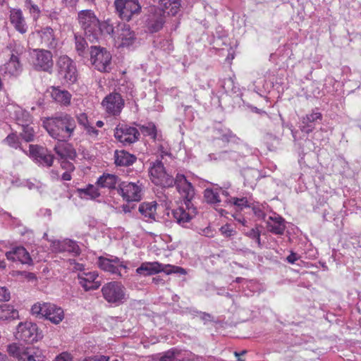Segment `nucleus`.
I'll return each mask as SVG.
<instances>
[{"label": "nucleus", "instance_id": "f257e3e1", "mask_svg": "<svg viewBox=\"0 0 361 361\" xmlns=\"http://www.w3.org/2000/svg\"><path fill=\"white\" fill-rule=\"evenodd\" d=\"M44 126L53 138L59 141H66L71 137L76 123L72 116L65 114L60 116L47 118L44 122Z\"/></svg>", "mask_w": 361, "mask_h": 361}, {"label": "nucleus", "instance_id": "f03ea898", "mask_svg": "<svg viewBox=\"0 0 361 361\" xmlns=\"http://www.w3.org/2000/svg\"><path fill=\"white\" fill-rule=\"evenodd\" d=\"M78 20L88 41L97 42L102 35V27L94 12L90 9L82 10L78 13Z\"/></svg>", "mask_w": 361, "mask_h": 361}, {"label": "nucleus", "instance_id": "7ed1b4c3", "mask_svg": "<svg viewBox=\"0 0 361 361\" xmlns=\"http://www.w3.org/2000/svg\"><path fill=\"white\" fill-rule=\"evenodd\" d=\"M90 60L94 67L100 72H110L111 70V54L104 47L91 45Z\"/></svg>", "mask_w": 361, "mask_h": 361}, {"label": "nucleus", "instance_id": "20e7f679", "mask_svg": "<svg viewBox=\"0 0 361 361\" xmlns=\"http://www.w3.org/2000/svg\"><path fill=\"white\" fill-rule=\"evenodd\" d=\"M56 70L59 77L65 82L72 85L77 81L78 71L74 61L68 56H61L56 61Z\"/></svg>", "mask_w": 361, "mask_h": 361}, {"label": "nucleus", "instance_id": "39448f33", "mask_svg": "<svg viewBox=\"0 0 361 361\" xmlns=\"http://www.w3.org/2000/svg\"><path fill=\"white\" fill-rule=\"evenodd\" d=\"M161 271L168 275L172 273L180 274H186V271L180 267L171 264H163L158 262L142 263L141 266L136 269V272L138 274H142L145 276L153 275Z\"/></svg>", "mask_w": 361, "mask_h": 361}, {"label": "nucleus", "instance_id": "423d86ee", "mask_svg": "<svg viewBox=\"0 0 361 361\" xmlns=\"http://www.w3.org/2000/svg\"><path fill=\"white\" fill-rule=\"evenodd\" d=\"M166 11L157 6H150L145 20V27L149 33L161 30L166 23Z\"/></svg>", "mask_w": 361, "mask_h": 361}, {"label": "nucleus", "instance_id": "0eeeda50", "mask_svg": "<svg viewBox=\"0 0 361 361\" xmlns=\"http://www.w3.org/2000/svg\"><path fill=\"white\" fill-rule=\"evenodd\" d=\"M149 173L151 180L155 185L162 188H171L173 176L166 173L161 160H156L150 164Z\"/></svg>", "mask_w": 361, "mask_h": 361}, {"label": "nucleus", "instance_id": "6e6552de", "mask_svg": "<svg viewBox=\"0 0 361 361\" xmlns=\"http://www.w3.org/2000/svg\"><path fill=\"white\" fill-rule=\"evenodd\" d=\"M15 336L19 341L32 343L41 339L42 334L36 324L26 322L18 325Z\"/></svg>", "mask_w": 361, "mask_h": 361}, {"label": "nucleus", "instance_id": "1a4fd4ad", "mask_svg": "<svg viewBox=\"0 0 361 361\" xmlns=\"http://www.w3.org/2000/svg\"><path fill=\"white\" fill-rule=\"evenodd\" d=\"M125 288L117 281L106 283L102 288L104 299L109 303L120 304L125 300Z\"/></svg>", "mask_w": 361, "mask_h": 361}, {"label": "nucleus", "instance_id": "9d476101", "mask_svg": "<svg viewBox=\"0 0 361 361\" xmlns=\"http://www.w3.org/2000/svg\"><path fill=\"white\" fill-rule=\"evenodd\" d=\"M114 6L120 18L126 21H129L133 14L140 13L141 11L137 0H115Z\"/></svg>", "mask_w": 361, "mask_h": 361}, {"label": "nucleus", "instance_id": "9b49d317", "mask_svg": "<svg viewBox=\"0 0 361 361\" xmlns=\"http://www.w3.org/2000/svg\"><path fill=\"white\" fill-rule=\"evenodd\" d=\"M35 56L33 59V67L36 71L51 73L53 69V55L46 49H35Z\"/></svg>", "mask_w": 361, "mask_h": 361}, {"label": "nucleus", "instance_id": "f8f14e48", "mask_svg": "<svg viewBox=\"0 0 361 361\" xmlns=\"http://www.w3.org/2000/svg\"><path fill=\"white\" fill-rule=\"evenodd\" d=\"M139 136L140 133L137 128L125 124L117 126L114 132V137L124 145L136 142Z\"/></svg>", "mask_w": 361, "mask_h": 361}, {"label": "nucleus", "instance_id": "ddd939ff", "mask_svg": "<svg viewBox=\"0 0 361 361\" xmlns=\"http://www.w3.org/2000/svg\"><path fill=\"white\" fill-rule=\"evenodd\" d=\"M29 148L30 155L36 162L47 167L52 166L54 157L47 149L37 145H30Z\"/></svg>", "mask_w": 361, "mask_h": 361}, {"label": "nucleus", "instance_id": "4468645a", "mask_svg": "<svg viewBox=\"0 0 361 361\" xmlns=\"http://www.w3.org/2000/svg\"><path fill=\"white\" fill-rule=\"evenodd\" d=\"M98 266L102 270L109 271L113 274H117L119 276H122L123 274L118 270L119 268L125 269V274H126V269H128L124 262L121 261L118 257H114V258L109 259L104 257H99L97 262Z\"/></svg>", "mask_w": 361, "mask_h": 361}, {"label": "nucleus", "instance_id": "2eb2a0df", "mask_svg": "<svg viewBox=\"0 0 361 361\" xmlns=\"http://www.w3.org/2000/svg\"><path fill=\"white\" fill-rule=\"evenodd\" d=\"M117 190L128 202H138L141 200V189L135 183L122 182L119 184Z\"/></svg>", "mask_w": 361, "mask_h": 361}, {"label": "nucleus", "instance_id": "dca6fc26", "mask_svg": "<svg viewBox=\"0 0 361 361\" xmlns=\"http://www.w3.org/2000/svg\"><path fill=\"white\" fill-rule=\"evenodd\" d=\"M102 105L105 107L106 112L109 114L118 115L120 114L124 105V101L120 94L114 92L104 98L102 102Z\"/></svg>", "mask_w": 361, "mask_h": 361}, {"label": "nucleus", "instance_id": "f3484780", "mask_svg": "<svg viewBox=\"0 0 361 361\" xmlns=\"http://www.w3.org/2000/svg\"><path fill=\"white\" fill-rule=\"evenodd\" d=\"M6 257L8 260L11 262L18 260L22 264H32V259L29 252L23 246L12 248L10 251L6 252Z\"/></svg>", "mask_w": 361, "mask_h": 361}, {"label": "nucleus", "instance_id": "a211bd4d", "mask_svg": "<svg viewBox=\"0 0 361 361\" xmlns=\"http://www.w3.org/2000/svg\"><path fill=\"white\" fill-rule=\"evenodd\" d=\"M2 70L5 74L10 75H18L23 70V66L20 61L19 56L12 54L8 62H6Z\"/></svg>", "mask_w": 361, "mask_h": 361}, {"label": "nucleus", "instance_id": "6ab92c4d", "mask_svg": "<svg viewBox=\"0 0 361 361\" xmlns=\"http://www.w3.org/2000/svg\"><path fill=\"white\" fill-rule=\"evenodd\" d=\"M41 37V43L43 46L49 49H54L57 45L54 37V30L51 27H46L38 32Z\"/></svg>", "mask_w": 361, "mask_h": 361}, {"label": "nucleus", "instance_id": "aec40b11", "mask_svg": "<svg viewBox=\"0 0 361 361\" xmlns=\"http://www.w3.org/2000/svg\"><path fill=\"white\" fill-rule=\"evenodd\" d=\"M115 164L121 166H129L133 164L137 160V157L132 154L125 151L116 150L114 154Z\"/></svg>", "mask_w": 361, "mask_h": 361}, {"label": "nucleus", "instance_id": "412c9836", "mask_svg": "<svg viewBox=\"0 0 361 361\" xmlns=\"http://www.w3.org/2000/svg\"><path fill=\"white\" fill-rule=\"evenodd\" d=\"M118 39H121V42L120 46L130 47L135 43L136 37L135 32L130 30L129 25H123L121 29V33L118 35Z\"/></svg>", "mask_w": 361, "mask_h": 361}, {"label": "nucleus", "instance_id": "4be33fe9", "mask_svg": "<svg viewBox=\"0 0 361 361\" xmlns=\"http://www.w3.org/2000/svg\"><path fill=\"white\" fill-rule=\"evenodd\" d=\"M322 116L319 112H312L302 118V126L300 127L302 132L307 134L310 133L314 128V122L317 120H322Z\"/></svg>", "mask_w": 361, "mask_h": 361}, {"label": "nucleus", "instance_id": "5701e85b", "mask_svg": "<svg viewBox=\"0 0 361 361\" xmlns=\"http://www.w3.org/2000/svg\"><path fill=\"white\" fill-rule=\"evenodd\" d=\"M19 319L18 311L13 305L3 304L0 305V321L10 322Z\"/></svg>", "mask_w": 361, "mask_h": 361}, {"label": "nucleus", "instance_id": "b1692460", "mask_svg": "<svg viewBox=\"0 0 361 361\" xmlns=\"http://www.w3.org/2000/svg\"><path fill=\"white\" fill-rule=\"evenodd\" d=\"M10 20L11 23L14 25L15 28L20 33L23 34L26 32L25 20L20 10H11L10 14Z\"/></svg>", "mask_w": 361, "mask_h": 361}, {"label": "nucleus", "instance_id": "393cba45", "mask_svg": "<svg viewBox=\"0 0 361 361\" xmlns=\"http://www.w3.org/2000/svg\"><path fill=\"white\" fill-rule=\"evenodd\" d=\"M118 180V177L116 175L104 173L98 178L97 184L101 188H107L112 190L116 189V185Z\"/></svg>", "mask_w": 361, "mask_h": 361}, {"label": "nucleus", "instance_id": "a878e982", "mask_svg": "<svg viewBox=\"0 0 361 361\" xmlns=\"http://www.w3.org/2000/svg\"><path fill=\"white\" fill-rule=\"evenodd\" d=\"M28 350V348H25L22 345H18L16 343H13L7 345V353L8 355L16 358L18 361H22Z\"/></svg>", "mask_w": 361, "mask_h": 361}, {"label": "nucleus", "instance_id": "bb28decb", "mask_svg": "<svg viewBox=\"0 0 361 361\" xmlns=\"http://www.w3.org/2000/svg\"><path fill=\"white\" fill-rule=\"evenodd\" d=\"M51 97L57 102L68 105L71 102V94L67 90H62L59 87H51Z\"/></svg>", "mask_w": 361, "mask_h": 361}, {"label": "nucleus", "instance_id": "cd10ccee", "mask_svg": "<svg viewBox=\"0 0 361 361\" xmlns=\"http://www.w3.org/2000/svg\"><path fill=\"white\" fill-rule=\"evenodd\" d=\"M176 188L179 193L183 195L185 205L187 207H189V204L195 195V190L192 185L188 181L185 184H183L181 186L179 185Z\"/></svg>", "mask_w": 361, "mask_h": 361}, {"label": "nucleus", "instance_id": "c85d7f7f", "mask_svg": "<svg viewBox=\"0 0 361 361\" xmlns=\"http://www.w3.org/2000/svg\"><path fill=\"white\" fill-rule=\"evenodd\" d=\"M269 219L273 221V223H267L269 231L277 235L283 234L286 229L284 219L281 216H278L274 219L270 217Z\"/></svg>", "mask_w": 361, "mask_h": 361}, {"label": "nucleus", "instance_id": "c756f323", "mask_svg": "<svg viewBox=\"0 0 361 361\" xmlns=\"http://www.w3.org/2000/svg\"><path fill=\"white\" fill-rule=\"evenodd\" d=\"M51 306L53 307L51 311H46L44 313V316L46 319L50 320L54 324H59L61 322L63 317V310L61 307H56L55 305L51 303Z\"/></svg>", "mask_w": 361, "mask_h": 361}, {"label": "nucleus", "instance_id": "7c9ffc66", "mask_svg": "<svg viewBox=\"0 0 361 361\" xmlns=\"http://www.w3.org/2000/svg\"><path fill=\"white\" fill-rule=\"evenodd\" d=\"M56 245H59V252H73L75 255H79L80 249L77 243L69 239H66L63 242L58 241Z\"/></svg>", "mask_w": 361, "mask_h": 361}, {"label": "nucleus", "instance_id": "2f4dec72", "mask_svg": "<svg viewBox=\"0 0 361 361\" xmlns=\"http://www.w3.org/2000/svg\"><path fill=\"white\" fill-rule=\"evenodd\" d=\"M173 216L179 224L189 222L191 219L190 215L182 207H178L172 211Z\"/></svg>", "mask_w": 361, "mask_h": 361}, {"label": "nucleus", "instance_id": "473e14b6", "mask_svg": "<svg viewBox=\"0 0 361 361\" xmlns=\"http://www.w3.org/2000/svg\"><path fill=\"white\" fill-rule=\"evenodd\" d=\"M156 204L152 203H142L139 207V212L145 217L155 219Z\"/></svg>", "mask_w": 361, "mask_h": 361}, {"label": "nucleus", "instance_id": "72a5a7b5", "mask_svg": "<svg viewBox=\"0 0 361 361\" xmlns=\"http://www.w3.org/2000/svg\"><path fill=\"white\" fill-rule=\"evenodd\" d=\"M77 120L78 123L84 127V128L87 130L88 134H94L96 136L98 135L99 131L89 124L87 116L86 114H80L77 116Z\"/></svg>", "mask_w": 361, "mask_h": 361}, {"label": "nucleus", "instance_id": "f704fd0d", "mask_svg": "<svg viewBox=\"0 0 361 361\" xmlns=\"http://www.w3.org/2000/svg\"><path fill=\"white\" fill-rule=\"evenodd\" d=\"M75 49L79 56H84L87 53V48L88 47L87 39L81 36H75Z\"/></svg>", "mask_w": 361, "mask_h": 361}, {"label": "nucleus", "instance_id": "c9c22d12", "mask_svg": "<svg viewBox=\"0 0 361 361\" xmlns=\"http://www.w3.org/2000/svg\"><path fill=\"white\" fill-rule=\"evenodd\" d=\"M51 308H53V307L51 306V303H37L32 305L31 312L32 314L40 316V317H44V313L47 310L49 312L51 310Z\"/></svg>", "mask_w": 361, "mask_h": 361}, {"label": "nucleus", "instance_id": "e433bc0d", "mask_svg": "<svg viewBox=\"0 0 361 361\" xmlns=\"http://www.w3.org/2000/svg\"><path fill=\"white\" fill-rule=\"evenodd\" d=\"M204 197L207 202L209 204H215L221 201L219 199V192L217 191V189H205L204 191Z\"/></svg>", "mask_w": 361, "mask_h": 361}, {"label": "nucleus", "instance_id": "4c0bfd02", "mask_svg": "<svg viewBox=\"0 0 361 361\" xmlns=\"http://www.w3.org/2000/svg\"><path fill=\"white\" fill-rule=\"evenodd\" d=\"M20 137L27 142L32 141L34 140L33 128L29 126H23Z\"/></svg>", "mask_w": 361, "mask_h": 361}, {"label": "nucleus", "instance_id": "58836bf2", "mask_svg": "<svg viewBox=\"0 0 361 361\" xmlns=\"http://www.w3.org/2000/svg\"><path fill=\"white\" fill-rule=\"evenodd\" d=\"M141 132L145 135L152 136L154 138L157 136V128L154 124L150 123L148 126H140Z\"/></svg>", "mask_w": 361, "mask_h": 361}, {"label": "nucleus", "instance_id": "ea45409f", "mask_svg": "<svg viewBox=\"0 0 361 361\" xmlns=\"http://www.w3.org/2000/svg\"><path fill=\"white\" fill-rule=\"evenodd\" d=\"M79 192L87 195L94 199L100 195L98 190L92 185H89L86 188L80 189Z\"/></svg>", "mask_w": 361, "mask_h": 361}, {"label": "nucleus", "instance_id": "a19ab883", "mask_svg": "<svg viewBox=\"0 0 361 361\" xmlns=\"http://www.w3.org/2000/svg\"><path fill=\"white\" fill-rule=\"evenodd\" d=\"M260 233L261 232L259 230V227L255 226V228H252L250 231L246 233V235L251 238L255 239L258 246L261 247L262 244L260 240Z\"/></svg>", "mask_w": 361, "mask_h": 361}, {"label": "nucleus", "instance_id": "79ce46f5", "mask_svg": "<svg viewBox=\"0 0 361 361\" xmlns=\"http://www.w3.org/2000/svg\"><path fill=\"white\" fill-rule=\"evenodd\" d=\"M178 354L176 350H170L164 353L159 359V361H177L176 359V355Z\"/></svg>", "mask_w": 361, "mask_h": 361}, {"label": "nucleus", "instance_id": "37998d69", "mask_svg": "<svg viewBox=\"0 0 361 361\" xmlns=\"http://www.w3.org/2000/svg\"><path fill=\"white\" fill-rule=\"evenodd\" d=\"M232 203L240 207L242 209L243 207H249L250 206L247 204V200L246 197L238 198L233 197L232 198Z\"/></svg>", "mask_w": 361, "mask_h": 361}, {"label": "nucleus", "instance_id": "c03bdc74", "mask_svg": "<svg viewBox=\"0 0 361 361\" xmlns=\"http://www.w3.org/2000/svg\"><path fill=\"white\" fill-rule=\"evenodd\" d=\"M188 180L186 179L185 175L178 173L175 178H173V182L171 184V187L176 185V188L179 185H182L183 184H185Z\"/></svg>", "mask_w": 361, "mask_h": 361}, {"label": "nucleus", "instance_id": "a18cd8bd", "mask_svg": "<svg viewBox=\"0 0 361 361\" xmlns=\"http://www.w3.org/2000/svg\"><path fill=\"white\" fill-rule=\"evenodd\" d=\"M6 142L11 147L16 148L18 146V138L15 133L9 134L6 138Z\"/></svg>", "mask_w": 361, "mask_h": 361}, {"label": "nucleus", "instance_id": "49530a36", "mask_svg": "<svg viewBox=\"0 0 361 361\" xmlns=\"http://www.w3.org/2000/svg\"><path fill=\"white\" fill-rule=\"evenodd\" d=\"M220 231L222 235L226 237H231L235 233V231L231 228L230 224H225L220 228Z\"/></svg>", "mask_w": 361, "mask_h": 361}, {"label": "nucleus", "instance_id": "de8ad7c7", "mask_svg": "<svg viewBox=\"0 0 361 361\" xmlns=\"http://www.w3.org/2000/svg\"><path fill=\"white\" fill-rule=\"evenodd\" d=\"M221 140L224 142H235L238 140V137L235 136L233 133H232L231 131L228 132L226 134H224L221 135Z\"/></svg>", "mask_w": 361, "mask_h": 361}, {"label": "nucleus", "instance_id": "09e8293b", "mask_svg": "<svg viewBox=\"0 0 361 361\" xmlns=\"http://www.w3.org/2000/svg\"><path fill=\"white\" fill-rule=\"evenodd\" d=\"M10 299L9 291L5 287H0V301H8Z\"/></svg>", "mask_w": 361, "mask_h": 361}, {"label": "nucleus", "instance_id": "8fccbe9b", "mask_svg": "<svg viewBox=\"0 0 361 361\" xmlns=\"http://www.w3.org/2000/svg\"><path fill=\"white\" fill-rule=\"evenodd\" d=\"M25 4L29 8L30 13L36 14L37 16L39 13V9L37 5L32 4L31 0H25Z\"/></svg>", "mask_w": 361, "mask_h": 361}, {"label": "nucleus", "instance_id": "3c124183", "mask_svg": "<svg viewBox=\"0 0 361 361\" xmlns=\"http://www.w3.org/2000/svg\"><path fill=\"white\" fill-rule=\"evenodd\" d=\"M64 149L66 151V155L69 158L73 159L76 157V152L73 148L71 147V146L65 147Z\"/></svg>", "mask_w": 361, "mask_h": 361}, {"label": "nucleus", "instance_id": "603ef678", "mask_svg": "<svg viewBox=\"0 0 361 361\" xmlns=\"http://www.w3.org/2000/svg\"><path fill=\"white\" fill-rule=\"evenodd\" d=\"M101 27H102V31L103 30V29H105L106 32L108 34H111L114 32L113 26L111 25L108 24L106 22L102 23Z\"/></svg>", "mask_w": 361, "mask_h": 361}, {"label": "nucleus", "instance_id": "864d4df0", "mask_svg": "<svg viewBox=\"0 0 361 361\" xmlns=\"http://www.w3.org/2000/svg\"><path fill=\"white\" fill-rule=\"evenodd\" d=\"M54 361H72V360L68 354L63 353L57 356Z\"/></svg>", "mask_w": 361, "mask_h": 361}, {"label": "nucleus", "instance_id": "5fc2aeb1", "mask_svg": "<svg viewBox=\"0 0 361 361\" xmlns=\"http://www.w3.org/2000/svg\"><path fill=\"white\" fill-rule=\"evenodd\" d=\"M252 211L257 216L262 219L265 217V213L260 208L253 207Z\"/></svg>", "mask_w": 361, "mask_h": 361}, {"label": "nucleus", "instance_id": "6e6d98bb", "mask_svg": "<svg viewBox=\"0 0 361 361\" xmlns=\"http://www.w3.org/2000/svg\"><path fill=\"white\" fill-rule=\"evenodd\" d=\"M86 279L88 281L89 283L92 281H94L98 277V274L96 272H90L88 274H86Z\"/></svg>", "mask_w": 361, "mask_h": 361}, {"label": "nucleus", "instance_id": "4d7b16f0", "mask_svg": "<svg viewBox=\"0 0 361 361\" xmlns=\"http://www.w3.org/2000/svg\"><path fill=\"white\" fill-rule=\"evenodd\" d=\"M298 259L296 254L293 252H291V253L287 257V261L290 263L293 264Z\"/></svg>", "mask_w": 361, "mask_h": 361}, {"label": "nucleus", "instance_id": "13d9d810", "mask_svg": "<svg viewBox=\"0 0 361 361\" xmlns=\"http://www.w3.org/2000/svg\"><path fill=\"white\" fill-rule=\"evenodd\" d=\"M80 279V284L84 288V289L87 291L89 290L90 286H87V283H88V281L86 278L79 277Z\"/></svg>", "mask_w": 361, "mask_h": 361}, {"label": "nucleus", "instance_id": "bf43d9fd", "mask_svg": "<svg viewBox=\"0 0 361 361\" xmlns=\"http://www.w3.org/2000/svg\"><path fill=\"white\" fill-rule=\"evenodd\" d=\"M201 319L205 321H212L213 317L209 313L202 312L201 314Z\"/></svg>", "mask_w": 361, "mask_h": 361}, {"label": "nucleus", "instance_id": "052dcab7", "mask_svg": "<svg viewBox=\"0 0 361 361\" xmlns=\"http://www.w3.org/2000/svg\"><path fill=\"white\" fill-rule=\"evenodd\" d=\"M90 286L89 288V290H96L100 286V283L99 281H92L90 283Z\"/></svg>", "mask_w": 361, "mask_h": 361}, {"label": "nucleus", "instance_id": "680f3d73", "mask_svg": "<svg viewBox=\"0 0 361 361\" xmlns=\"http://www.w3.org/2000/svg\"><path fill=\"white\" fill-rule=\"evenodd\" d=\"M25 278L27 279L29 281L37 280L36 275L34 273L25 272Z\"/></svg>", "mask_w": 361, "mask_h": 361}, {"label": "nucleus", "instance_id": "e2e57ef3", "mask_svg": "<svg viewBox=\"0 0 361 361\" xmlns=\"http://www.w3.org/2000/svg\"><path fill=\"white\" fill-rule=\"evenodd\" d=\"M90 361H109V357L101 355L99 357L92 358Z\"/></svg>", "mask_w": 361, "mask_h": 361}, {"label": "nucleus", "instance_id": "0e129e2a", "mask_svg": "<svg viewBox=\"0 0 361 361\" xmlns=\"http://www.w3.org/2000/svg\"><path fill=\"white\" fill-rule=\"evenodd\" d=\"M252 111L255 113H257V114H262V115H264L267 118H269V115L267 114V113L264 111H262V110H260L257 107H252Z\"/></svg>", "mask_w": 361, "mask_h": 361}, {"label": "nucleus", "instance_id": "69168bd1", "mask_svg": "<svg viewBox=\"0 0 361 361\" xmlns=\"http://www.w3.org/2000/svg\"><path fill=\"white\" fill-rule=\"evenodd\" d=\"M152 281L155 284H159V283L164 284V280L162 279H161L159 276L154 277L152 279Z\"/></svg>", "mask_w": 361, "mask_h": 361}, {"label": "nucleus", "instance_id": "338daca9", "mask_svg": "<svg viewBox=\"0 0 361 361\" xmlns=\"http://www.w3.org/2000/svg\"><path fill=\"white\" fill-rule=\"evenodd\" d=\"M62 179L63 180H70L71 179V175L69 172H64L62 175Z\"/></svg>", "mask_w": 361, "mask_h": 361}, {"label": "nucleus", "instance_id": "774afa93", "mask_svg": "<svg viewBox=\"0 0 361 361\" xmlns=\"http://www.w3.org/2000/svg\"><path fill=\"white\" fill-rule=\"evenodd\" d=\"M26 185L28 187L29 189H33V188H39L38 186H35V183H33L32 182L30 181V180H27V184Z\"/></svg>", "mask_w": 361, "mask_h": 361}]
</instances>
